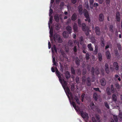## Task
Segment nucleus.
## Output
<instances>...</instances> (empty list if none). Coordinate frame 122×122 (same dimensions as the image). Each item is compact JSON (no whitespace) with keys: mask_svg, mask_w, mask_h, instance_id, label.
I'll return each mask as SVG.
<instances>
[{"mask_svg":"<svg viewBox=\"0 0 122 122\" xmlns=\"http://www.w3.org/2000/svg\"><path fill=\"white\" fill-rule=\"evenodd\" d=\"M81 117L84 119H88L89 118L88 114L86 112H84L83 111H80Z\"/></svg>","mask_w":122,"mask_h":122,"instance_id":"f257e3e1","label":"nucleus"},{"mask_svg":"<svg viewBox=\"0 0 122 122\" xmlns=\"http://www.w3.org/2000/svg\"><path fill=\"white\" fill-rule=\"evenodd\" d=\"M56 73L57 76L58 77L59 81L60 82H61L62 81V79L61 78V75L60 73L59 72L58 70L57 69V68H56Z\"/></svg>","mask_w":122,"mask_h":122,"instance_id":"f03ea898","label":"nucleus"},{"mask_svg":"<svg viewBox=\"0 0 122 122\" xmlns=\"http://www.w3.org/2000/svg\"><path fill=\"white\" fill-rule=\"evenodd\" d=\"M95 33L97 35L99 36L100 34V29L98 26H96L95 28Z\"/></svg>","mask_w":122,"mask_h":122,"instance_id":"7ed1b4c3","label":"nucleus"},{"mask_svg":"<svg viewBox=\"0 0 122 122\" xmlns=\"http://www.w3.org/2000/svg\"><path fill=\"white\" fill-rule=\"evenodd\" d=\"M104 16L102 13H100L99 15L98 19L100 22H103L104 20Z\"/></svg>","mask_w":122,"mask_h":122,"instance_id":"20e7f679","label":"nucleus"},{"mask_svg":"<svg viewBox=\"0 0 122 122\" xmlns=\"http://www.w3.org/2000/svg\"><path fill=\"white\" fill-rule=\"evenodd\" d=\"M61 82V84L63 88L64 89H65L68 84L67 82L64 79H62V81Z\"/></svg>","mask_w":122,"mask_h":122,"instance_id":"39448f33","label":"nucleus"},{"mask_svg":"<svg viewBox=\"0 0 122 122\" xmlns=\"http://www.w3.org/2000/svg\"><path fill=\"white\" fill-rule=\"evenodd\" d=\"M82 28L83 30L84 31H86V30H89V28L86 26L85 23H83L81 25Z\"/></svg>","mask_w":122,"mask_h":122,"instance_id":"423d86ee","label":"nucleus"},{"mask_svg":"<svg viewBox=\"0 0 122 122\" xmlns=\"http://www.w3.org/2000/svg\"><path fill=\"white\" fill-rule=\"evenodd\" d=\"M116 19L118 22H119L121 20V15L119 12H117L116 14Z\"/></svg>","mask_w":122,"mask_h":122,"instance_id":"0eeeda50","label":"nucleus"},{"mask_svg":"<svg viewBox=\"0 0 122 122\" xmlns=\"http://www.w3.org/2000/svg\"><path fill=\"white\" fill-rule=\"evenodd\" d=\"M89 77H88L86 78V84L88 86H90L91 85V82L92 80Z\"/></svg>","mask_w":122,"mask_h":122,"instance_id":"6e6552de","label":"nucleus"},{"mask_svg":"<svg viewBox=\"0 0 122 122\" xmlns=\"http://www.w3.org/2000/svg\"><path fill=\"white\" fill-rule=\"evenodd\" d=\"M113 67L115 69L116 71H118L119 69L118 64L117 62H114L113 63Z\"/></svg>","mask_w":122,"mask_h":122,"instance_id":"1a4fd4ad","label":"nucleus"},{"mask_svg":"<svg viewBox=\"0 0 122 122\" xmlns=\"http://www.w3.org/2000/svg\"><path fill=\"white\" fill-rule=\"evenodd\" d=\"M112 102H116L117 100V97L115 94H113L112 95Z\"/></svg>","mask_w":122,"mask_h":122,"instance_id":"9d476101","label":"nucleus"},{"mask_svg":"<svg viewBox=\"0 0 122 122\" xmlns=\"http://www.w3.org/2000/svg\"><path fill=\"white\" fill-rule=\"evenodd\" d=\"M78 12L79 14L81 15L83 13V9L82 5H80L78 6Z\"/></svg>","mask_w":122,"mask_h":122,"instance_id":"9b49d317","label":"nucleus"},{"mask_svg":"<svg viewBox=\"0 0 122 122\" xmlns=\"http://www.w3.org/2000/svg\"><path fill=\"white\" fill-rule=\"evenodd\" d=\"M62 34L63 36L65 38H67L68 37L69 34H70L67 31H64L63 32Z\"/></svg>","mask_w":122,"mask_h":122,"instance_id":"f8f14e48","label":"nucleus"},{"mask_svg":"<svg viewBox=\"0 0 122 122\" xmlns=\"http://www.w3.org/2000/svg\"><path fill=\"white\" fill-rule=\"evenodd\" d=\"M100 83L102 86H104L105 85L106 82L104 78L101 79L100 81Z\"/></svg>","mask_w":122,"mask_h":122,"instance_id":"ddd939ff","label":"nucleus"},{"mask_svg":"<svg viewBox=\"0 0 122 122\" xmlns=\"http://www.w3.org/2000/svg\"><path fill=\"white\" fill-rule=\"evenodd\" d=\"M60 36L58 34H54L53 36V38L55 41H57V39Z\"/></svg>","mask_w":122,"mask_h":122,"instance_id":"4468645a","label":"nucleus"},{"mask_svg":"<svg viewBox=\"0 0 122 122\" xmlns=\"http://www.w3.org/2000/svg\"><path fill=\"white\" fill-rule=\"evenodd\" d=\"M83 13L84 15L86 18L89 17V16L87 10L85 9L84 10H83Z\"/></svg>","mask_w":122,"mask_h":122,"instance_id":"2eb2a0df","label":"nucleus"},{"mask_svg":"<svg viewBox=\"0 0 122 122\" xmlns=\"http://www.w3.org/2000/svg\"><path fill=\"white\" fill-rule=\"evenodd\" d=\"M54 18L55 21L57 22L59 21V15L58 14H56L54 16Z\"/></svg>","mask_w":122,"mask_h":122,"instance_id":"dca6fc26","label":"nucleus"},{"mask_svg":"<svg viewBox=\"0 0 122 122\" xmlns=\"http://www.w3.org/2000/svg\"><path fill=\"white\" fill-rule=\"evenodd\" d=\"M80 60L78 57L75 58V62L77 66H79L80 64Z\"/></svg>","mask_w":122,"mask_h":122,"instance_id":"f3484780","label":"nucleus"},{"mask_svg":"<svg viewBox=\"0 0 122 122\" xmlns=\"http://www.w3.org/2000/svg\"><path fill=\"white\" fill-rule=\"evenodd\" d=\"M77 17V15L76 13H74L72 15L71 17V20L72 21H74L76 19Z\"/></svg>","mask_w":122,"mask_h":122,"instance_id":"a211bd4d","label":"nucleus"},{"mask_svg":"<svg viewBox=\"0 0 122 122\" xmlns=\"http://www.w3.org/2000/svg\"><path fill=\"white\" fill-rule=\"evenodd\" d=\"M65 77L67 79H68L70 77L71 75L70 72L68 71H67L66 72Z\"/></svg>","mask_w":122,"mask_h":122,"instance_id":"6ab92c4d","label":"nucleus"},{"mask_svg":"<svg viewBox=\"0 0 122 122\" xmlns=\"http://www.w3.org/2000/svg\"><path fill=\"white\" fill-rule=\"evenodd\" d=\"M106 55L107 59H109L111 58V54L109 51H107L106 52Z\"/></svg>","mask_w":122,"mask_h":122,"instance_id":"aec40b11","label":"nucleus"},{"mask_svg":"<svg viewBox=\"0 0 122 122\" xmlns=\"http://www.w3.org/2000/svg\"><path fill=\"white\" fill-rule=\"evenodd\" d=\"M98 55L99 61H101L102 59V54L100 53H99L98 54Z\"/></svg>","mask_w":122,"mask_h":122,"instance_id":"412c9836","label":"nucleus"},{"mask_svg":"<svg viewBox=\"0 0 122 122\" xmlns=\"http://www.w3.org/2000/svg\"><path fill=\"white\" fill-rule=\"evenodd\" d=\"M98 47L97 46H95V50L93 52V54L94 55H96L98 52Z\"/></svg>","mask_w":122,"mask_h":122,"instance_id":"4be33fe9","label":"nucleus"},{"mask_svg":"<svg viewBox=\"0 0 122 122\" xmlns=\"http://www.w3.org/2000/svg\"><path fill=\"white\" fill-rule=\"evenodd\" d=\"M66 30L69 34H70L71 33V28L70 26H68L66 28Z\"/></svg>","mask_w":122,"mask_h":122,"instance_id":"5701e85b","label":"nucleus"},{"mask_svg":"<svg viewBox=\"0 0 122 122\" xmlns=\"http://www.w3.org/2000/svg\"><path fill=\"white\" fill-rule=\"evenodd\" d=\"M78 28L77 25L76 23H74L73 26V28L75 31H77Z\"/></svg>","mask_w":122,"mask_h":122,"instance_id":"b1692460","label":"nucleus"},{"mask_svg":"<svg viewBox=\"0 0 122 122\" xmlns=\"http://www.w3.org/2000/svg\"><path fill=\"white\" fill-rule=\"evenodd\" d=\"M87 47H88L89 50L90 51H93V49L92 46V45L90 43L88 44L87 45Z\"/></svg>","mask_w":122,"mask_h":122,"instance_id":"393cba45","label":"nucleus"},{"mask_svg":"<svg viewBox=\"0 0 122 122\" xmlns=\"http://www.w3.org/2000/svg\"><path fill=\"white\" fill-rule=\"evenodd\" d=\"M98 95L96 93H94L93 94V97L94 100L96 101L97 100Z\"/></svg>","mask_w":122,"mask_h":122,"instance_id":"a878e982","label":"nucleus"},{"mask_svg":"<svg viewBox=\"0 0 122 122\" xmlns=\"http://www.w3.org/2000/svg\"><path fill=\"white\" fill-rule=\"evenodd\" d=\"M110 89L109 87H107L106 89V92L107 94L108 95H111V93L110 92Z\"/></svg>","mask_w":122,"mask_h":122,"instance_id":"bb28decb","label":"nucleus"},{"mask_svg":"<svg viewBox=\"0 0 122 122\" xmlns=\"http://www.w3.org/2000/svg\"><path fill=\"white\" fill-rule=\"evenodd\" d=\"M109 31L113 32V25H109Z\"/></svg>","mask_w":122,"mask_h":122,"instance_id":"cd10ccee","label":"nucleus"},{"mask_svg":"<svg viewBox=\"0 0 122 122\" xmlns=\"http://www.w3.org/2000/svg\"><path fill=\"white\" fill-rule=\"evenodd\" d=\"M95 69L96 74L97 75H98L100 73L99 68L97 67H96Z\"/></svg>","mask_w":122,"mask_h":122,"instance_id":"c85d7f7f","label":"nucleus"},{"mask_svg":"<svg viewBox=\"0 0 122 122\" xmlns=\"http://www.w3.org/2000/svg\"><path fill=\"white\" fill-rule=\"evenodd\" d=\"M101 46L104 47L105 46V42L103 39L101 40Z\"/></svg>","mask_w":122,"mask_h":122,"instance_id":"c756f323","label":"nucleus"},{"mask_svg":"<svg viewBox=\"0 0 122 122\" xmlns=\"http://www.w3.org/2000/svg\"><path fill=\"white\" fill-rule=\"evenodd\" d=\"M83 40L84 39L83 37L82 36H81L79 38V41L81 45L83 44Z\"/></svg>","mask_w":122,"mask_h":122,"instance_id":"7c9ffc66","label":"nucleus"},{"mask_svg":"<svg viewBox=\"0 0 122 122\" xmlns=\"http://www.w3.org/2000/svg\"><path fill=\"white\" fill-rule=\"evenodd\" d=\"M71 70L72 74L73 75H75V71L73 67H72L71 68Z\"/></svg>","mask_w":122,"mask_h":122,"instance_id":"2f4dec72","label":"nucleus"},{"mask_svg":"<svg viewBox=\"0 0 122 122\" xmlns=\"http://www.w3.org/2000/svg\"><path fill=\"white\" fill-rule=\"evenodd\" d=\"M74 99L76 100L77 103L78 105H80V101L79 99L77 97V96H76L74 98Z\"/></svg>","mask_w":122,"mask_h":122,"instance_id":"473e14b6","label":"nucleus"},{"mask_svg":"<svg viewBox=\"0 0 122 122\" xmlns=\"http://www.w3.org/2000/svg\"><path fill=\"white\" fill-rule=\"evenodd\" d=\"M99 6V4L97 3H95L93 4V6H92L91 7V9H93V6L95 8H97V7Z\"/></svg>","mask_w":122,"mask_h":122,"instance_id":"72a5a7b5","label":"nucleus"},{"mask_svg":"<svg viewBox=\"0 0 122 122\" xmlns=\"http://www.w3.org/2000/svg\"><path fill=\"white\" fill-rule=\"evenodd\" d=\"M68 45L70 46H73V42L71 40H69L68 43Z\"/></svg>","mask_w":122,"mask_h":122,"instance_id":"f704fd0d","label":"nucleus"},{"mask_svg":"<svg viewBox=\"0 0 122 122\" xmlns=\"http://www.w3.org/2000/svg\"><path fill=\"white\" fill-rule=\"evenodd\" d=\"M72 104L73 107H74L75 110L76 111H77V110L76 108V106L75 102H72Z\"/></svg>","mask_w":122,"mask_h":122,"instance_id":"c9c22d12","label":"nucleus"},{"mask_svg":"<svg viewBox=\"0 0 122 122\" xmlns=\"http://www.w3.org/2000/svg\"><path fill=\"white\" fill-rule=\"evenodd\" d=\"M92 77V78L91 80H92V82H94L95 81V76L94 75V73H91Z\"/></svg>","mask_w":122,"mask_h":122,"instance_id":"e433bc0d","label":"nucleus"},{"mask_svg":"<svg viewBox=\"0 0 122 122\" xmlns=\"http://www.w3.org/2000/svg\"><path fill=\"white\" fill-rule=\"evenodd\" d=\"M57 41L58 42L60 43H62L63 42L60 36H59V37L57 39Z\"/></svg>","mask_w":122,"mask_h":122,"instance_id":"4c0bfd02","label":"nucleus"},{"mask_svg":"<svg viewBox=\"0 0 122 122\" xmlns=\"http://www.w3.org/2000/svg\"><path fill=\"white\" fill-rule=\"evenodd\" d=\"M85 58L86 60H88L90 59V55L88 53H86Z\"/></svg>","mask_w":122,"mask_h":122,"instance_id":"58836bf2","label":"nucleus"},{"mask_svg":"<svg viewBox=\"0 0 122 122\" xmlns=\"http://www.w3.org/2000/svg\"><path fill=\"white\" fill-rule=\"evenodd\" d=\"M60 71H61V72H62L64 70V67L61 64V63H60Z\"/></svg>","mask_w":122,"mask_h":122,"instance_id":"ea45409f","label":"nucleus"},{"mask_svg":"<svg viewBox=\"0 0 122 122\" xmlns=\"http://www.w3.org/2000/svg\"><path fill=\"white\" fill-rule=\"evenodd\" d=\"M117 46L118 48V49L119 51L121 50V45L120 43H117Z\"/></svg>","mask_w":122,"mask_h":122,"instance_id":"a19ab883","label":"nucleus"},{"mask_svg":"<svg viewBox=\"0 0 122 122\" xmlns=\"http://www.w3.org/2000/svg\"><path fill=\"white\" fill-rule=\"evenodd\" d=\"M85 5L86 8L88 9L89 7V6L88 4V1H86L85 4Z\"/></svg>","mask_w":122,"mask_h":122,"instance_id":"79ce46f5","label":"nucleus"},{"mask_svg":"<svg viewBox=\"0 0 122 122\" xmlns=\"http://www.w3.org/2000/svg\"><path fill=\"white\" fill-rule=\"evenodd\" d=\"M82 78V81L84 82H86V76H83Z\"/></svg>","mask_w":122,"mask_h":122,"instance_id":"37998d69","label":"nucleus"},{"mask_svg":"<svg viewBox=\"0 0 122 122\" xmlns=\"http://www.w3.org/2000/svg\"><path fill=\"white\" fill-rule=\"evenodd\" d=\"M113 118L115 121V122H117L118 121L117 116L114 115Z\"/></svg>","mask_w":122,"mask_h":122,"instance_id":"c03bdc74","label":"nucleus"},{"mask_svg":"<svg viewBox=\"0 0 122 122\" xmlns=\"http://www.w3.org/2000/svg\"><path fill=\"white\" fill-rule=\"evenodd\" d=\"M89 2L90 7H91V6L92 5H93V4L94 2V0H90Z\"/></svg>","mask_w":122,"mask_h":122,"instance_id":"a18cd8bd","label":"nucleus"},{"mask_svg":"<svg viewBox=\"0 0 122 122\" xmlns=\"http://www.w3.org/2000/svg\"><path fill=\"white\" fill-rule=\"evenodd\" d=\"M96 117L97 121L98 122H100L101 120L100 119L98 115H97L96 116Z\"/></svg>","mask_w":122,"mask_h":122,"instance_id":"49530a36","label":"nucleus"},{"mask_svg":"<svg viewBox=\"0 0 122 122\" xmlns=\"http://www.w3.org/2000/svg\"><path fill=\"white\" fill-rule=\"evenodd\" d=\"M78 23L79 27H81V21L80 19H78Z\"/></svg>","mask_w":122,"mask_h":122,"instance_id":"de8ad7c7","label":"nucleus"},{"mask_svg":"<svg viewBox=\"0 0 122 122\" xmlns=\"http://www.w3.org/2000/svg\"><path fill=\"white\" fill-rule=\"evenodd\" d=\"M93 89L96 91H98L100 92H101V91L99 90V88H94Z\"/></svg>","mask_w":122,"mask_h":122,"instance_id":"09e8293b","label":"nucleus"},{"mask_svg":"<svg viewBox=\"0 0 122 122\" xmlns=\"http://www.w3.org/2000/svg\"><path fill=\"white\" fill-rule=\"evenodd\" d=\"M52 58H53V60L52 61L53 63V65H56V62L55 60V57H53V56H52Z\"/></svg>","mask_w":122,"mask_h":122,"instance_id":"8fccbe9b","label":"nucleus"},{"mask_svg":"<svg viewBox=\"0 0 122 122\" xmlns=\"http://www.w3.org/2000/svg\"><path fill=\"white\" fill-rule=\"evenodd\" d=\"M105 105L106 107H107L108 109L109 108V105L106 102H104Z\"/></svg>","mask_w":122,"mask_h":122,"instance_id":"3c124183","label":"nucleus"},{"mask_svg":"<svg viewBox=\"0 0 122 122\" xmlns=\"http://www.w3.org/2000/svg\"><path fill=\"white\" fill-rule=\"evenodd\" d=\"M77 75L79 76L81 75V71L80 69H78L77 70Z\"/></svg>","mask_w":122,"mask_h":122,"instance_id":"603ef678","label":"nucleus"},{"mask_svg":"<svg viewBox=\"0 0 122 122\" xmlns=\"http://www.w3.org/2000/svg\"><path fill=\"white\" fill-rule=\"evenodd\" d=\"M86 19H85V20L86 21H88V23H90L91 21L90 19V17H87L86 18Z\"/></svg>","mask_w":122,"mask_h":122,"instance_id":"864d4df0","label":"nucleus"},{"mask_svg":"<svg viewBox=\"0 0 122 122\" xmlns=\"http://www.w3.org/2000/svg\"><path fill=\"white\" fill-rule=\"evenodd\" d=\"M118 117L121 119H122V112H120L119 113V116Z\"/></svg>","mask_w":122,"mask_h":122,"instance_id":"5fc2aeb1","label":"nucleus"},{"mask_svg":"<svg viewBox=\"0 0 122 122\" xmlns=\"http://www.w3.org/2000/svg\"><path fill=\"white\" fill-rule=\"evenodd\" d=\"M79 78L78 77H76V82L77 83H79Z\"/></svg>","mask_w":122,"mask_h":122,"instance_id":"6e6d98bb","label":"nucleus"},{"mask_svg":"<svg viewBox=\"0 0 122 122\" xmlns=\"http://www.w3.org/2000/svg\"><path fill=\"white\" fill-rule=\"evenodd\" d=\"M56 29L57 30H59L60 28V25L58 24H56Z\"/></svg>","mask_w":122,"mask_h":122,"instance_id":"4d7b16f0","label":"nucleus"},{"mask_svg":"<svg viewBox=\"0 0 122 122\" xmlns=\"http://www.w3.org/2000/svg\"><path fill=\"white\" fill-rule=\"evenodd\" d=\"M66 90L69 94H70V89L68 87H67L66 88Z\"/></svg>","mask_w":122,"mask_h":122,"instance_id":"13d9d810","label":"nucleus"},{"mask_svg":"<svg viewBox=\"0 0 122 122\" xmlns=\"http://www.w3.org/2000/svg\"><path fill=\"white\" fill-rule=\"evenodd\" d=\"M53 48H54V50L55 51V52L56 53L57 52V50L56 47L55 45H54L53 46Z\"/></svg>","mask_w":122,"mask_h":122,"instance_id":"bf43d9fd","label":"nucleus"},{"mask_svg":"<svg viewBox=\"0 0 122 122\" xmlns=\"http://www.w3.org/2000/svg\"><path fill=\"white\" fill-rule=\"evenodd\" d=\"M89 31H91V30H89H89H86V31H85V34L86 36H88V34H89Z\"/></svg>","mask_w":122,"mask_h":122,"instance_id":"052dcab7","label":"nucleus"},{"mask_svg":"<svg viewBox=\"0 0 122 122\" xmlns=\"http://www.w3.org/2000/svg\"><path fill=\"white\" fill-rule=\"evenodd\" d=\"M105 71H106V73L107 74H108L110 72V70L109 69V68H108L106 69H105Z\"/></svg>","mask_w":122,"mask_h":122,"instance_id":"680f3d73","label":"nucleus"},{"mask_svg":"<svg viewBox=\"0 0 122 122\" xmlns=\"http://www.w3.org/2000/svg\"><path fill=\"white\" fill-rule=\"evenodd\" d=\"M95 69L94 68L92 67V68L91 70V73H94Z\"/></svg>","mask_w":122,"mask_h":122,"instance_id":"e2e57ef3","label":"nucleus"},{"mask_svg":"<svg viewBox=\"0 0 122 122\" xmlns=\"http://www.w3.org/2000/svg\"><path fill=\"white\" fill-rule=\"evenodd\" d=\"M86 45L85 44H83L82 47V50H85L86 49Z\"/></svg>","mask_w":122,"mask_h":122,"instance_id":"0e129e2a","label":"nucleus"},{"mask_svg":"<svg viewBox=\"0 0 122 122\" xmlns=\"http://www.w3.org/2000/svg\"><path fill=\"white\" fill-rule=\"evenodd\" d=\"M109 68V65L107 63H106L105 64V69L108 68Z\"/></svg>","mask_w":122,"mask_h":122,"instance_id":"69168bd1","label":"nucleus"},{"mask_svg":"<svg viewBox=\"0 0 122 122\" xmlns=\"http://www.w3.org/2000/svg\"><path fill=\"white\" fill-rule=\"evenodd\" d=\"M53 20V17L52 16H51L50 18V22L51 23H52V22Z\"/></svg>","mask_w":122,"mask_h":122,"instance_id":"338daca9","label":"nucleus"},{"mask_svg":"<svg viewBox=\"0 0 122 122\" xmlns=\"http://www.w3.org/2000/svg\"><path fill=\"white\" fill-rule=\"evenodd\" d=\"M73 51L74 52H77V49L76 46H75L73 48Z\"/></svg>","mask_w":122,"mask_h":122,"instance_id":"774afa93","label":"nucleus"}]
</instances>
